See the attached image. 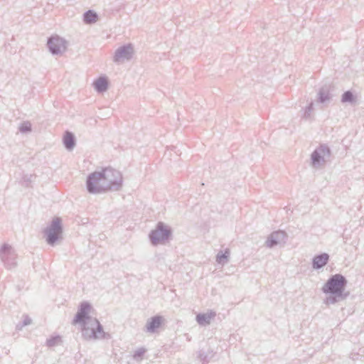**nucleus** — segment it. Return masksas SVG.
<instances>
[{
	"mask_svg": "<svg viewBox=\"0 0 364 364\" xmlns=\"http://www.w3.org/2000/svg\"><path fill=\"white\" fill-rule=\"evenodd\" d=\"M199 357L200 358L201 360H205L206 359V355H205V353L202 351H200L199 353Z\"/></svg>",
	"mask_w": 364,
	"mask_h": 364,
	"instance_id": "28",
	"label": "nucleus"
},
{
	"mask_svg": "<svg viewBox=\"0 0 364 364\" xmlns=\"http://www.w3.org/2000/svg\"><path fill=\"white\" fill-rule=\"evenodd\" d=\"M96 325V328H92L90 331L86 326L82 328V336L87 339H101L105 338V332L100 322L97 318H93L91 321Z\"/></svg>",
	"mask_w": 364,
	"mask_h": 364,
	"instance_id": "10",
	"label": "nucleus"
},
{
	"mask_svg": "<svg viewBox=\"0 0 364 364\" xmlns=\"http://www.w3.org/2000/svg\"><path fill=\"white\" fill-rule=\"evenodd\" d=\"M102 176L105 184V192L109 191H117L121 189L123 183L122 173L111 167H107L101 170Z\"/></svg>",
	"mask_w": 364,
	"mask_h": 364,
	"instance_id": "2",
	"label": "nucleus"
},
{
	"mask_svg": "<svg viewBox=\"0 0 364 364\" xmlns=\"http://www.w3.org/2000/svg\"><path fill=\"white\" fill-rule=\"evenodd\" d=\"M93 86L95 90L99 93L107 91L109 87L108 78L105 75L99 77L94 81Z\"/></svg>",
	"mask_w": 364,
	"mask_h": 364,
	"instance_id": "15",
	"label": "nucleus"
},
{
	"mask_svg": "<svg viewBox=\"0 0 364 364\" xmlns=\"http://www.w3.org/2000/svg\"><path fill=\"white\" fill-rule=\"evenodd\" d=\"M63 142L65 148L68 151H72L76 144V139L74 134L66 131L63 138Z\"/></svg>",
	"mask_w": 364,
	"mask_h": 364,
	"instance_id": "17",
	"label": "nucleus"
},
{
	"mask_svg": "<svg viewBox=\"0 0 364 364\" xmlns=\"http://www.w3.org/2000/svg\"><path fill=\"white\" fill-rule=\"evenodd\" d=\"M216 316V313L215 311H210L208 313L198 314L196 316V321L200 326H206L210 323L211 319L215 318Z\"/></svg>",
	"mask_w": 364,
	"mask_h": 364,
	"instance_id": "16",
	"label": "nucleus"
},
{
	"mask_svg": "<svg viewBox=\"0 0 364 364\" xmlns=\"http://www.w3.org/2000/svg\"><path fill=\"white\" fill-rule=\"evenodd\" d=\"M46 242L50 246H55L57 242L63 239V225L60 218L53 219L50 225L43 230Z\"/></svg>",
	"mask_w": 364,
	"mask_h": 364,
	"instance_id": "4",
	"label": "nucleus"
},
{
	"mask_svg": "<svg viewBox=\"0 0 364 364\" xmlns=\"http://www.w3.org/2000/svg\"><path fill=\"white\" fill-rule=\"evenodd\" d=\"M133 54L134 48L131 43L123 45L115 50L113 61L114 63H119L129 60L132 58Z\"/></svg>",
	"mask_w": 364,
	"mask_h": 364,
	"instance_id": "11",
	"label": "nucleus"
},
{
	"mask_svg": "<svg viewBox=\"0 0 364 364\" xmlns=\"http://www.w3.org/2000/svg\"><path fill=\"white\" fill-rule=\"evenodd\" d=\"M34 177L32 174H25L23 175L22 179L23 186L26 187H29L31 186V183L33 181V178Z\"/></svg>",
	"mask_w": 364,
	"mask_h": 364,
	"instance_id": "27",
	"label": "nucleus"
},
{
	"mask_svg": "<svg viewBox=\"0 0 364 364\" xmlns=\"http://www.w3.org/2000/svg\"><path fill=\"white\" fill-rule=\"evenodd\" d=\"M92 306L88 301L81 302L78 307L77 312L73 320V324L80 323L82 325V328H85L88 321L91 322L93 320L89 315Z\"/></svg>",
	"mask_w": 364,
	"mask_h": 364,
	"instance_id": "7",
	"label": "nucleus"
},
{
	"mask_svg": "<svg viewBox=\"0 0 364 364\" xmlns=\"http://www.w3.org/2000/svg\"><path fill=\"white\" fill-rule=\"evenodd\" d=\"M23 319L21 323L16 325L17 330H21V328L26 326L30 325L32 322L31 318L28 315H23Z\"/></svg>",
	"mask_w": 364,
	"mask_h": 364,
	"instance_id": "26",
	"label": "nucleus"
},
{
	"mask_svg": "<svg viewBox=\"0 0 364 364\" xmlns=\"http://www.w3.org/2000/svg\"><path fill=\"white\" fill-rule=\"evenodd\" d=\"M0 258L7 269L16 267V254L9 244H4L0 248Z\"/></svg>",
	"mask_w": 364,
	"mask_h": 364,
	"instance_id": "8",
	"label": "nucleus"
},
{
	"mask_svg": "<svg viewBox=\"0 0 364 364\" xmlns=\"http://www.w3.org/2000/svg\"><path fill=\"white\" fill-rule=\"evenodd\" d=\"M331 98V96L327 87H321L318 92V102L323 104L329 101Z\"/></svg>",
	"mask_w": 364,
	"mask_h": 364,
	"instance_id": "19",
	"label": "nucleus"
},
{
	"mask_svg": "<svg viewBox=\"0 0 364 364\" xmlns=\"http://www.w3.org/2000/svg\"><path fill=\"white\" fill-rule=\"evenodd\" d=\"M146 350H147L146 348L144 347L139 348L134 352V354H133L134 359L137 361L142 360L143 356L145 354V353L146 352Z\"/></svg>",
	"mask_w": 364,
	"mask_h": 364,
	"instance_id": "22",
	"label": "nucleus"
},
{
	"mask_svg": "<svg viewBox=\"0 0 364 364\" xmlns=\"http://www.w3.org/2000/svg\"><path fill=\"white\" fill-rule=\"evenodd\" d=\"M18 130L21 133L30 132H31V124L28 121L23 122L20 124Z\"/></svg>",
	"mask_w": 364,
	"mask_h": 364,
	"instance_id": "25",
	"label": "nucleus"
},
{
	"mask_svg": "<svg viewBox=\"0 0 364 364\" xmlns=\"http://www.w3.org/2000/svg\"><path fill=\"white\" fill-rule=\"evenodd\" d=\"M49 3L51 4H54L58 1V0H48Z\"/></svg>",
	"mask_w": 364,
	"mask_h": 364,
	"instance_id": "29",
	"label": "nucleus"
},
{
	"mask_svg": "<svg viewBox=\"0 0 364 364\" xmlns=\"http://www.w3.org/2000/svg\"><path fill=\"white\" fill-rule=\"evenodd\" d=\"M98 20L97 14L93 10H88L83 14V21L86 24H92Z\"/></svg>",
	"mask_w": 364,
	"mask_h": 364,
	"instance_id": "18",
	"label": "nucleus"
},
{
	"mask_svg": "<svg viewBox=\"0 0 364 364\" xmlns=\"http://www.w3.org/2000/svg\"><path fill=\"white\" fill-rule=\"evenodd\" d=\"M331 150L326 144H321L311 154V163L314 167H321L329 161Z\"/></svg>",
	"mask_w": 364,
	"mask_h": 364,
	"instance_id": "6",
	"label": "nucleus"
},
{
	"mask_svg": "<svg viewBox=\"0 0 364 364\" xmlns=\"http://www.w3.org/2000/svg\"><path fill=\"white\" fill-rule=\"evenodd\" d=\"M230 255L229 249H225L224 252L220 251L216 255V262L222 265L228 263Z\"/></svg>",
	"mask_w": 364,
	"mask_h": 364,
	"instance_id": "20",
	"label": "nucleus"
},
{
	"mask_svg": "<svg viewBox=\"0 0 364 364\" xmlns=\"http://www.w3.org/2000/svg\"><path fill=\"white\" fill-rule=\"evenodd\" d=\"M47 47L52 55H61L67 49V41L58 35H53L48 38Z\"/></svg>",
	"mask_w": 364,
	"mask_h": 364,
	"instance_id": "9",
	"label": "nucleus"
},
{
	"mask_svg": "<svg viewBox=\"0 0 364 364\" xmlns=\"http://www.w3.org/2000/svg\"><path fill=\"white\" fill-rule=\"evenodd\" d=\"M287 237V234L283 230L274 231L267 237L265 242L266 246L269 248H273L277 245L285 244Z\"/></svg>",
	"mask_w": 364,
	"mask_h": 364,
	"instance_id": "12",
	"label": "nucleus"
},
{
	"mask_svg": "<svg viewBox=\"0 0 364 364\" xmlns=\"http://www.w3.org/2000/svg\"><path fill=\"white\" fill-rule=\"evenodd\" d=\"M172 229L163 222H159L155 228L149 234V239L153 246L164 244L171 240Z\"/></svg>",
	"mask_w": 364,
	"mask_h": 364,
	"instance_id": "3",
	"label": "nucleus"
},
{
	"mask_svg": "<svg viewBox=\"0 0 364 364\" xmlns=\"http://www.w3.org/2000/svg\"><path fill=\"white\" fill-rule=\"evenodd\" d=\"M329 261V255L327 253H321L315 255L312 259V268L320 269L325 267Z\"/></svg>",
	"mask_w": 364,
	"mask_h": 364,
	"instance_id": "14",
	"label": "nucleus"
},
{
	"mask_svg": "<svg viewBox=\"0 0 364 364\" xmlns=\"http://www.w3.org/2000/svg\"><path fill=\"white\" fill-rule=\"evenodd\" d=\"M341 101L342 103H350L353 105L356 102V97L352 91L347 90L341 95Z\"/></svg>",
	"mask_w": 364,
	"mask_h": 364,
	"instance_id": "21",
	"label": "nucleus"
},
{
	"mask_svg": "<svg viewBox=\"0 0 364 364\" xmlns=\"http://www.w3.org/2000/svg\"><path fill=\"white\" fill-rule=\"evenodd\" d=\"M348 280L341 274H335L329 277L321 288V291L328 295L324 300L326 305L335 304L346 300L350 295L349 291H346Z\"/></svg>",
	"mask_w": 364,
	"mask_h": 364,
	"instance_id": "1",
	"label": "nucleus"
},
{
	"mask_svg": "<svg viewBox=\"0 0 364 364\" xmlns=\"http://www.w3.org/2000/svg\"><path fill=\"white\" fill-rule=\"evenodd\" d=\"M101 171H95L90 173L86 179V189L90 194L105 193V184Z\"/></svg>",
	"mask_w": 364,
	"mask_h": 364,
	"instance_id": "5",
	"label": "nucleus"
},
{
	"mask_svg": "<svg viewBox=\"0 0 364 364\" xmlns=\"http://www.w3.org/2000/svg\"><path fill=\"white\" fill-rule=\"evenodd\" d=\"M61 341L60 336H53L46 341V346L48 347H54Z\"/></svg>",
	"mask_w": 364,
	"mask_h": 364,
	"instance_id": "23",
	"label": "nucleus"
},
{
	"mask_svg": "<svg viewBox=\"0 0 364 364\" xmlns=\"http://www.w3.org/2000/svg\"><path fill=\"white\" fill-rule=\"evenodd\" d=\"M313 109H314V103H313V102H311L304 109L302 118L304 119H309L311 117V114L313 111Z\"/></svg>",
	"mask_w": 364,
	"mask_h": 364,
	"instance_id": "24",
	"label": "nucleus"
},
{
	"mask_svg": "<svg viewBox=\"0 0 364 364\" xmlns=\"http://www.w3.org/2000/svg\"><path fill=\"white\" fill-rule=\"evenodd\" d=\"M164 321V317L160 315L151 317L146 321L144 331L150 333H156L158 329L161 326Z\"/></svg>",
	"mask_w": 364,
	"mask_h": 364,
	"instance_id": "13",
	"label": "nucleus"
}]
</instances>
